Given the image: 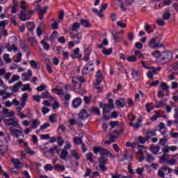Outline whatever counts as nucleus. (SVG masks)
I'll list each match as a JSON object with an SVG mask.
<instances>
[{
	"label": "nucleus",
	"instance_id": "nucleus-1",
	"mask_svg": "<svg viewBox=\"0 0 178 178\" xmlns=\"http://www.w3.org/2000/svg\"><path fill=\"white\" fill-rule=\"evenodd\" d=\"M93 152L96 155L99 154L100 157L98 159V162L99 165H107L108 164V158L105 156H108L109 158H111V159H115V155H113L112 153L108 150V149H106L103 147H95L93 148Z\"/></svg>",
	"mask_w": 178,
	"mask_h": 178
},
{
	"label": "nucleus",
	"instance_id": "nucleus-2",
	"mask_svg": "<svg viewBox=\"0 0 178 178\" xmlns=\"http://www.w3.org/2000/svg\"><path fill=\"white\" fill-rule=\"evenodd\" d=\"M171 59H173V52L171 51H163L159 63L160 65H166L168 62H170Z\"/></svg>",
	"mask_w": 178,
	"mask_h": 178
},
{
	"label": "nucleus",
	"instance_id": "nucleus-3",
	"mask_svg": "<svg viewBox=\"0 0 178 178\" xmlns=\"http://www.w3.org/2000/svg\"><path fill=\"white\" fill-rule=\"evenodd\" d=\"M4 123L6 126H9L16 129H21L20 124H19V120H17L15 117L9 119H5Z\"/></svg>",
	"mask_w": 178,
	"mask_h": 178
},
{
	"label": "nucleus",
	"instance_id": "nucleus-4",
	"mask_svg": "<svg viewBox=\"0 0 178 178\" xmlns=\"http://www.w3.org/2000/svg\"><path fill=\"white\" fill-rule=\"evenodd\" d=\"M99 108L103 111V113H102L103 119L104 120H109V118H108V115H106V113H109V112H111V107L109 106V104L100 102Z\"/></svg>",
	"mask_w": 178,
	"mask_h": 178
},
{
	"label": "nucleus",
	"instance_id": "nucleus-5",
	"mask_svg": "<svg viewBox=\"0 0 178 178\" xmlns=\"http://www.w3.org/2000/svg\"><path fill=\"white\" fill-rule=\"evenodd\" d=\"M33 10H28L26 13L21 11V13L19 14V19L22 22H26V20H30L31 19V15H33Z\"/></svg>",
	"mask_w": 178,
	"mask_h": 178
},
{
	"label": "nucleus",
	"instance_id": "nucleus-6",
	"mask_svg": "<svg viewBox=\"0 0 178 178\" xmlns=\"http://www.w3.org/2000/svg\"><path fill=\"white\" fill-rule=\"evenodd\" d=\"M71 38L73 40L74 44H80V41L83 38V35H81V33L78 34L71 33Z\"/></svg>",
	"mask_w": 178,
	"mask_h": 178
},
{
	"label": "nucleus",
	"instance_id": "nucleus-7",
	"mask_svg": "<svg viewBox=\"0 0 178 178\" xmlns=\"http://www.w3.org/2000/svg\"><path fill=\"white\" fill-rule=\"evenodd\" d=\"M61 98L64 101V104L65 106H69V101L72 98V95L69 94L61 93Z\"/></svg>",
	"mask_w": 178,
	"mask_h": 178
},
{
	"label": "nucleus",
	"instance_id": "nucleus-8",
	"mask_svg": "<svg viewBox=\"0 0 178 178\" xmlns=\"http://www.w3.org/2000/svg\"><path fill=\"white\" fill-rule=\"evenodd\" d=\"M78 116H79V119H80V120H86V119H88V116H90V115L87 113V110L83 109L79 113Z\"/></svg>",
	"mask_w": 178,
	"mask_h": 178
},
{
	"label": "nucleus",
	"instance_id": "nucleus-9",
	"mask_svg": "<svg viewBox=\"0 0 178 178\" xmlns=\"http://www.w3.org/2000/svg\"><path fill=\"white\" fill-rule=\"evenodd\" d=\"M11 161L16 169H22L23 168V164H22L19 159H12Z\"/></svg>",
	"mask_w": 178,
	"mask_h": 178
},
{
	"label": "nucleus",
	"instance_id": "nucleus-10",
	"mask_svg": "<svg viewBox=\"0 0 178 178\" xmlns=\"http://www.w3.org/2000/svg\"><path fill=\"white\" fill-rule=\"evenodd\" d=\"M6 49H7L8 52H13V51H14L15 53L19 51V49H17V47H16L15 44L12 45H10V44H7L6 45Z\"/></svg>",
	"mask_w": 178,
	"mask_h": 178
},
{
	"label": "nucleus",
	"instance_id": "nucleus-11",
	"mask_svg": "<svg viewBox=\"0 0 178 178\" xmlns=\"http://www.w3.org/2000/svg\"><path fill=\"white\" fill-rule=\"evenodd\" d=\"M102 81V74L101 73V70H99L96 73V86H99Z\"/></svg>",
	"mask_w": 178,
	"mask_h": 178
},
{
	"label": "nucleus",
	"instance_id": "nucleus-12",
	"mask_svg": "<svg viewBox=\"0 0 178 178\" xmlns=\"http://www.w3.org/2000/svg\"><path fill=\"white\" fill-rule=\"evenodd\" d=\"M79 81H80V83H86V79H84L83 77H80V76H77V77H74L72 79V83H74V87H76V84L79 83Z\"/></svg>",
	"mask_w": 178,
	"mask_h": 178
},
{
	"label": "nucleus",
	"instance_id": "nucleus-13",
	"mask_svg": "<svg viewBox=\"0 0 178 178\" xmlns=\"http://www.w3.org/2000/svg\"><path fill=\"white\" fill-rule=\"evenodd\" d=\"M125 161H129V162L131 161H133V154L130 153L129 150H125L124 154L123 155Z\"/></svg>",
	"mask_w": 178,
	"mask_h": 178
},
{
	"label": "nucleus",
	"instance_id": "nucleus-14",
	"mask_svg": "<svg viewBox=\"0 0 178 178\" xmlns=\"http://www.w3.org/2000/svg\"><path fill=\"white\" fill-rule=\"evenodd\" d=\"M82 100L79 97L75 98L72 102L73 108H79L81 105Z\"/></svg>",
	"mask_w": 178,
	"mask_h": 178
},
{
	"label": "nucleus",
	"instance_id": "nucleus-15",
	"mask_svg": "<svg viewBox=\"0 0 178 178\" xmlns=\"http://www.w3.org/2000/svg\"><path fill=\"white\" fill-rule=\"evenodd\" d=\"M40 97L42 99H55L54 97L51 96L48 91L44 92L41 94Z\"/></svg>",
	"mask_w": 178,
	"mask_h": 178
},
{
	"label": "nucleus",
	"instance_id": "nucleus-16",
	"mask_svg": "<svg viewBox=\"0 0 178 178\" xmlns=\"http://www.w3.org/2000/svg\"><path fill=\"white\" fill-rule=\"evenodd\" d=\"M124 99L121 98L115 102V105L117 106V108H124Z\"/></svg>",
	"mask_w": 178,
	"mask_h": 178
},
{
	"label": "nucleus",
	"instance_id": "nucleus-17",
	"mask_svg": "<svg viewBox=\"0 0 178 178\" xmlns=\"http://www.w3.org/2000/svg\"><path fill=\"white\" fill-rule=\"evenodd\" d=\"M67 155H69V152L67 150L63 149L61 151V154H60V158L63 161H66V158H67Z\"/></svg>",
	"mask_w": 178,
	"mask_h": 178
},
{
	"label": "nucleus",
	"instance_id": "nucleus-18",
	"mask_svg": "<svg viewBox=\"0 0 178 178\" xmlns=\"http://www.w3.org/2000/svg\"><path fill=\"white\" fill-rule=\"evenodd\" d=\"M169 156H170V154H163L160 157V161H161V163H166V162H168V161H169Z\"/></svg>",
	"mask_w": 178,
	"mask_h": 178
},
{
	"label": "nucleus",
	"instance_id": "nucleus-19",
	"mask_svg": "<svg viewBox=\"0 0 178 178\" xmlns=\"http://www.w3.org/2000/svg\"><path fill=\"white\" fill-rule=\"evenodd\" d=\"M10 133H11V136H13V137H15L17 133H19V134H22L23 131L16 129H13V128H10Z\"/></svg>",
	"mask_w": 178,
	"mask_h": 178
},
{
	"label": "nucleus",
	"instance_id": "nucleus-20",
	"mask_svg": "<svg viewBox=\"0 0 178 178\" xmlns=\"http://www.w3.org/2000/svg\"><path fill=\"white\" fill-rule=\"evenodd\" d=\"M131 76L133 79L135 80H138V77H140V74H138V71H137L136 69L132 68L131 70Z\"/></svg>",
	"mask_w": 178,
	"mask_h": 178
},
{
	"label": "nucleus",
	"instance_id": "nucleus-21",
	"mask_svg": "<svg viewBox=\"0 0 178 178\" xmlns=\"http://www.w3.org/2000/svg\"><path fill=\"white\" fill-rule=\"evenodd\" d=\"M81 24L83 26V27H86L87 29L91 27V24L90 23V22L84 19H81Z\"/></svg>",
	"mask_w": 178,
	"mask_h": 178
},
{
	"label": "nucleus",
	"instance_id": "nucleus-22",
	"mask_svg": "<svg viewBox=\"0 0 178 178\" xmlns=\"http://www.w3.org/2000/svg\"><path fill=\"white\" fill-rule=\"evenodd\" d=\"M160 149H161V147H159V146L153 145L150 147V150L152 152V154H154V155H156L159 152Z\"/></svg>",
	"mask_w": 178,
	"mask_h": 178
},
{
	"label": "nucleus",
	"instance_id": "nucleus-23",
	"mask_svg": "<svg viewBox=\"0 0 178 178\" xmlns=\"http://www.w3.org/2000/svg\"><path fill=\"white\" fill-rule=\"evenodd\" d=\"M149 45L150 48H159V45H158V44H156V40L155 38H152L150 40Z\"/></svg>",
	"mask_w": 178,
	"mask_h": 178
},
{
	"label": "nucleus",
	"instance_id": "nucleus-24",
	"mask_svg": "<svg viewBox=\"0 0 178 178\" xmlns=\"http://www.w3.org/2000/svg\"><path fill=\"white\" fill-rule=\"evenodd\" d=\"M146 161L148 162L149 163H152V162H154L155 161V157L149 153H147L146 154Z\"/></svg>",
	"mask_w": 178,
	"mask_h": 178
},
{
	"label": "nucleus",
	"instance_id": "nucleus-25",
	"mask_svg": "<svg viewBox=\"0 0 178 178\" xmlns=\"http://www.w3.org/2000/svg\"><path fill=\"white\" fill-rule=\"evenodd\" d=\"M22 84V81H19L13 86V92H17L19 91V87Z\"/></svg>",
	"mask_w": 178,
	"mask_h": 178
},
{
	"label": "nucleus",
	"instance_id": "nucleus-26",
	"mask_svg": "<svg viewBox=\"0 0 178 178\" xmlns=\"http://www.w3.org/2000/svg\"><path fill=\"white\" fill-rule=\"evenodd\" d=\"M28 31H33L34 29H35V25L34 22H28L26 24Z\"/></svg>",
	"mask_w": 178,
	"mask_h": 178
},
{
	"label": "nucleus",
	"instance_id": "nucleus-27",
	"mask_svg": "<svg viewBox=\"0 0 178 178\" xmlns=\"http://www.w3.org/2000/svg\"><path fill=\"white\" fill-rule=\"evenodd\" d=\"M172 70H173V74L175 76H178V62L175 63L172 65Z\"/></svg>",
	"mask_w": 178,
	"mask_h": 178
},
{
	"label": "nucleus",
	"instance_id": "nucleus-28",
	"mask_svg": "<svg viewBox=\"0 0 178 178\" xmlns=\"http://www.w3.org/2000/svg\"><path fill=\"white\" fill-rule=\"evenodd\" d=\"M47 63H46V68L47 70L49 73H52L53 70H52V67L51 66V60H49V59L47 60Z\"/></svg>",
	"mask_w": 178,
	"mask_h": 178
},
{
	"label": "nucleus",
	"instance_id": "nucleus-29",
	"mask_svg": "<svg viewBox=\"0 0 178 178\" xmlns=\"http://www.w3.org/2000/svg\"><path fill=\"white\" fill-rule=\"evenodd\" d=\"M71 155L76 159V161H79L80 159V155L79 154V152L76 150H72L71 151Z\"/></svg>",
	"mask_w": 178,
	"mask_h": 178
},
{
	"label": "nucleus",
	"instance_id": "nucleus-30",
	"mask_svg": "<svg viewBox=\"0 0 178 178\" xmlns=\"http://www.w3.org/2000/svg\"><path fill=\"white\" fill-rule=\"evenodd\" d=\"M40 124V120L38 119L34 120L32 122V129H37V127H38Z\"/></svg>",
	"mask_w": 178,
	"mask_h": 178
},
{
	"label": "nucleus",
	"instance_id": "nucleus-31",
	"mask_svg": "<svg viewBox=\"0 0 178 178\" xmlns=\"http://www.w3.org/2000/svg\"><path fill=\"white\" fill-rule=\"evenodd\" d=\"M163 169V171L164 172V175H169V173H172V172L173 171V170L170 168L164 166L163 168H161Z\"/></svg>",
	"mask_w": 178,
	"mask_h": 178
},
{
	"label": "nucleus",
	"instance_id": "nucleus-32",
	"mask_svg": "<svg viewBox=\"0 0 178 178\" xmlns=\"http://www.w3.org/2000/svg\"><path fill=\"white\" fill-rule=\"evenodd\" d=\"M73 141L74 144H76V145H80V144H83V140H81V138L75 136L73 139Z\"/></svg>",
	"mask_w": 178,
	"mask_h": 178
},
{
	"label": "nucleus",
	"instance_id": "nucleus-33",
	"mask_svg": "<svg viewBox=\"0 0 178 178\" xmlns=\"http://www.w3.org/2000/svg\"><path fill=\"white\" fill-rule=\"evenodd\" d=\"M80 29V24L79 22H74L72 24V27L71 29L72 31H77Z\"/></svg>",
	"mask_w": 178,
	"mask_h": 178
},
{
	"label": "nucleus",
	"instance_id": "nucleus-34",
	"mask_svg": "<svg viewBox=\"0 0 178 178\" xmlns=\"http://www.w3.org/2000/svg\"><path fill=\"white\" fill-rule=\"evenodd\" d=\"M160 88H161V90H163V91H167V92H169V86H168V84H166V83L163 82L161 83L160 85Z\"/></svg>",
	"mask_w": 178,
	"mask_h": 178
},
{
	"label": "nucleus",
	"instance_id": "nucleus-35",
	"mask_svg": "<svg viewBox=\"0 0 178 178\" xmlns=\"http://www.w3.org/2000/svg\"><path fill=\"white\" fill-rule=\"evenodd\" d=\"M92 12H94V13L97 15L99 17H104V13H102V11H101V10H98V9H97V8H92Z\"/></svg>",
	"mask_w": 178,
	"mask_h": 178
},
{
	"label": "nucleus",
	"instance_id": "nucleus-36",
	"mask_svg": "<svg viewBox=\"0 0 178 178\" xmlns=\"http://www.w3.org/2000/svg\"><path fill=\"white\" fill-rule=\"evenodd\" d=\"M69 123H70V126H74V124H78V126H83V123L76 122V120H74V119H70Z\"/></svg>",
	"mask_w": 178,
	"mask_h": 178
},
{
	"label": "nucleus",
	"instance_id": "nucleus-37",
	"mask_svg": "<svg viewBox=\"0 0 178 178\" xmlns=\"http://www.w3.org/2000/svg\"><path fill=\"white\" fill-rule=\"evenodd\" d=\"M152 55L156 58V59H159V58L162 56V53H161L159 50H156L154 52H152Z\"/></svg>",
	"mask_w": 178,
	"mask_h": 178
},
{
	"label": "nucleus",
	"instance_id": "nucleus-38",
	"mask_svg": "<svg viewBox=\"0 0 178 178\" xmlns=\"http://www.w3.org/2000/svg\"><path fill=\"white\" fill-rule=\"evenodd\" d=\"M141 122H143V120L139 119L136 124H134V130H138V129H140V127H141V125L140 124V123H141Z\"/></svg>",
	"mask_w": 178,
	"mask_h": 178
},
{
	"label": "nucleus",
	"instance_id": "nucleus-39",
	"mask_svg": "<svg viewBox=\"0 0 178 178\" xmlns=\"http://www.w3.org/2000/svg\"><path fill=\"white\" fill-rule=\"evenodd\" d=\"M156 131H158V129H154V130H148L146 132L147 136H149V134L152 136V137H156Z\"/></svg>",
	"mask_w": 178,
	"mask_h": 178
},
{
	"label": "nucleus",
	"instance_id": "nucleus-40",
	"mask_svg": "<svg viewBox=\"0 0 178 178\" xmlns=\"http://www.w3.org/2000/svg\"><path fill=\"white\" fill-rule=\"evenodd\" d=\"M30 65L33 69H40V67H38V63L34 60H30Z\"/></svg>",
	"mask_w": 178,
	"mask_h": 178
},
{
	"label": "nucleus",
	"instance_id": "nucleus-41",
	"mask_svg": "<svg viewBox=\"0 0 178 178\" xmlns=\"http://www.w3.org/2000/svg\"><path fill=\"white\" fill-rule=\"evenodd\" d=\"M90 112H93V113H95L98 116H99V115H101V111H99V108H98L97 107H92L90 109Z\"/></svg>",
	"mask_w": 178,
	"mask_h": 178
},
{
	"label": "nucleus",
	"instance_id": "nucleus-42",
	"mask_svg": "<svg viewBox=\"0 0 178 178\" xmlns=\"http://www.w3.org/2000/svg\"><path fill=\"white\" fill-rule=\"evenodd\" d=\"M177 163V160L175 159H168L166 163L168 165H170V166H175V165Z\"/></svg>",
	"mask_w": 178,
	"mask_h": 178
},
{
	"label": "nucleus",
	"instance_id": "nucleus-43",
	"mask_svg": "<svg viewBox=\"0 0 178 178\" xmlns=\"http://www.w3.org/2000/svg\"><path fill=\"white\" fill-rule=\"evenodd\" d=\"M54 151H56V153L58 154L59 153V147H58V145L54 146V147L50 148L49 149V152L50 154H54Z\"/></svg>",
	"mask_w": 178,
	"mask_h": 178
},
{
	"label": "nucleus",
	"instance_id": "nucleus-44",
	"mask_svg": "<svg viewBox=\"0 0 178 178\" xmlns=\"http://www.w3.org/2000/svg\"><path fill=\"white\" fill-rule=\"evenodd\" d=\"M113 50V49H112V48H110L108 49H104L102 50V54H104V55H106V56L111 55V54H112Z\"/></svg>",
	"mask_w": 178,
	"mask_h": 178
},
{
	"label": "nucleus",
	"instance_id": "nucleus-45",
	"mask_svg": "<svg viewBox=\"0 0 178 178\" xmlns=\"http://www.w3.org/2000/svg\"><path fill=\"white\" fill-rule=\"evenodd\" d=\"M138 154H139V155H140V156H143V155H144V152L143 151V149H146V147H145V146H144V145H138Z\"/></svg>",
	"mask_w": 178,
	"mask_h": 178
},
{
	"label": "nucleus",
	"instance_id": "nucleus-46",
	"mask_svg": "<svg viewBox=\"0 0 178 178\" xmlns=\"http://www.w3.org/2000/svg\"><path fill=\"white\" fill-rule=\"evenodd\" d=\"M3 58L6 63H10V62H12V59H10V58H9V54H5L3 56Z\"/></svg>",
	"mask_w": 178,
	"mask_h": 178
},
{
	"label": "nucleus",
	"instance_id": "nucleus-47",
	"mask_svg": "<svg viewBox=\"0 0 178 178\" xmlns=\"http://www.w3.org/2000/svg\"><path fill=\"white\" fill-rule=\"evenodd\" d=\"M41 44L43 45V48L45 49V51H49V48H51V47L48 44V43L45 42L44 40H42Z\"/></svg>",
	"mask_w": 178,
	"mask_h": 178
},
{
	"label": "nucleus",
	"instance_id": "nucleus-48",
	"mask_svg": "<svg viewBox=\"0 0 178 178\" xmlns=\"http://www.w3.org/2000/svg\"><path fill=\"white\" fill-rule=\"evenodd\" d=\"M86 158L87 160L89 161V162H90V163H94V160L92 159V152H89L86 154Z\"/></svg>",
	"mask_w": 178,
	"mask_h": 178
},
{
	"label": "nucleus",
	"instance_id": "nucleus-49",
	"mask_svg": "<svg viewBox=\"0 0 178 178\" xmlns=\"http://www.w3.org/2000/svg\"><path fill=\"white\" fill-rule=\"evenodd\" d=\"M55 170H60L61 172L65 171V166L56 164L54 167Z\"/></svg>",
	"mask_w": 178,
	"mask_h": 178
},
{
	"label": "nucleus",
	"instance_id": "nucleus-50",
	"mask_svg": "<svg viewBox=\"0 0 178 178\" xmlns=\"http://www.w3.org/2000/svg\"><path fill=\"white\" fill-rule=\"evenodd\" d=\"M8 149H9V147L8 145L1 148L0 149L1 155H2V156L5 155V154H6V152H8Z\"/></svg>",
	"mask_w": 178,
	"mask_h": 178
},
{
	"label": "nucleus",
	"instance_id": "nucleus-51",
	"mask_svg": "<svg viewBox=\"0 0 178 178\" xmlns=\"http://www.w3.org/2000/svg\"><path fill=\"white\" fill-rule=\"evenodd\" d=\"M158 2H159V0H152V6H154V9H159V8L161 6V4H157Z\"/></svg>",
	"mask_w": 178,
	"mask_h": 178
},
{
	"label": "nucleus",
	"instance_id": "nucleus-52",
	"mask_svg": "<svg viewBox=\"0 0 178 178\" xmlns=\"http://www.w3.org/2000/svg\"><path fill=\"white\" fill-rule=\"evenodd\" d=\"M49 119L51 123H56V114H52Z\"/></svg>",
	"mask_w": 178,
	"mask_h": 178
},
{
	"label": "nucleus",
	"instance_id": "nucleus-53",
	"mask_svg": "<svg viewBox=\"0 0 178 178\" xmlns=\"http://www.w3.org/2000/svg\"><path fill=\"white\" fill-rule=\"evenodd\" d=\"M25 151L26 152V154H29V155H35V152L31 149H30V147H27L25 148Z\"/></svg>",
	"mask_w": 178,
	"mask_h": 178
},
{
	"label": "nucleus",
	"instance_id": "nucleus-54",
	"mask_svg": "<svg viewBox=\"0 0 178 178\" xmlns=\"http://www.w3.org/2000/svg\"><path fill=\"white\" fill-rule=\"evenodd\" d=\"M9 8H11V13H13V14H15V13H17V12H18V9H19V7H17V6H9L8 8V9H9Z\"/></svg>",
	"mask_w": 178,
	"mask_h": 178
},
{
	"label": "nucleus",
	"instance_id": "nucleus-55",
	"mask_svg": "<svg viewBox=\"0 0 178 178\" xmlns=\"http://www.w3.org/2000/svg\"><path fill=\"white\" fill-rule=\"evenodd\" d=\"M57 143L59 147H62L63 145V144L65 143V140H63V139H62V137L58 136L57 138Z\"/></svg>",
	"mask_w": 178,
	"mask_h": 178
},
{
	"label": "nucleus",
	"instance_id": "nucleus-56",
	"mask_svg": "<svg viewBox=\"0 0 178 178\" xmlns=\"http://www.w3.org/2000/svg\"><path fill=\"white\" fill-rule=\"evenodd\" d=\"M145 170V169L144 168V167L142 168H138L136 170V173H137V175H139L140 176H141L143 175V172Z\"/></svg>",
	"mask_w": 178,
	"mask_h": 178
},
{
	"label": "nucleus",
	"instance_id": "nucleus-57",
	"mask_svg": "<svg viewBox=\"0 0 178 178\" xmlns=\"http://www.w3.org/2000/svg\"><path fill=\"white\" fill-rule=\"evenodd\" d=\"M127 60H128V62H137V57H136V56H129L127 58Z\"/></svg>",
	"mask_w": 178,
	"mask_h": 178
},
{
	"label": "nucleus",
	"instance_id": "nucleus-58",
	"mask_svg": "<svg viewBox=\"0 0 178 178\" xmlns=\"http://www.w3.org/2000/svg\"><path fill=\"white\" fill-rule=\"evenodd\" d=\"M175 114H174V118L175 119V123H178V107H176L175 108Z\"/></svg>",
	"mask_w": 178,
	"mask_h": 178
},
{
	"label": "nucleus",
	"instance_id": "nucleus-59",
	"mask_svg": "<svg viewBox=\"0 0 178 178\" xmlns=\"http://www.w3.org/2000/svg\"><path fill=\"white\" fill-rule=\"evenodd\" d=\"M20 76L19 75H14L10 81H9L10 84H12V83H15V81H17V80H19Z\"/></svg>",
	"mask_w": 178,
	"mask_h": 178
},
{
	"label": "nucleus",
	"instance_id": "nucleus-60",
	"mask_svg": "<svg viewBox=\"0 0 178 178\" xmlns=\"http://www.w3.org/2000/svg\"><path fill=\"white\" fill-rule=\"evenodd\" d=\"M158 176L161 178H165V172L162 168H161L158 171Z\"/></svg>",
	"mask_w": 178,
	"mask_h": 178
},
{
	"label": "nucleus",
	"instance_id": "nucleus-61",
	"mask_svg": "<svg viewBox=\"0 0 178 178\" xmlns=\"http://www.w3.org/2000/svg\"><path fill=\"white\" fill-rule=\"evenodd\" d=\"M91 169L89 168H86V172L83 175V177H90V175H91Z\"/></svg>",
	"mask_w": 178,
	"mask_h": 178
},
{
	"label": "nucleus",
	"instance_id": "nucleus-62",
	"mask_svg": "<svg viewBox=\"0 0 178 178\" xmlns=\"http://www.w3.org/2000/svg\"><path fill=\"white\" fill-rule=\"evenodd\" d=\"M27 98H29V94L24 93L22 97L21 98V102H27Z\"/></svg>",
	"mask_w": 178,
	"mask_h": 178
},
{
	"label": "nucleus",
	"instance_id": "nucleus-63",
	"mask_svg": "<svg viewBox=\"0 0 178 178\" xmlns=\"http://www.w3.org/2000/svg\"><path fill=\"white\" fill-rule=\"evenodd\" d=\"M50 124L49 122H46L44 124L41 125L40 127V130H45L47 129H48V127H49Z\"/></svg>",
	"mask_w": 178,
	"mask_h": 178
},
{
	"label": "nucleus",
	"instance_id": "nucleus-64",
	"mask_svg": "<svg viewBox=\"0 0 178 178\" xmlns=\"http://www.w3.org/2000/svg\"><path fill=\"white\" fill-rule=\"evenodd\" d=\"M20 47L23 51H27V49H29V45L24 42L21 43Z\"/></svg>",
	"mask_w": 178,
	"mask_h": 178
}]
</instances>
